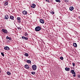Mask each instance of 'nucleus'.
<instances>
[{"label":"nucleus","instance_id":"nucleus-1","mask_svg":"<svg viewBox=\"0 0 80 80\" xmlns=\"http://www.w3.org/2000/svg\"><path fill=\"white\" fill-rule=\"evenodd\" d=\"M41 30V28L40 26H38L35 28V30L36 32H38Z\"/></svg>","mask_w":80,"mask_h":80},{"label":"nucleus","instance_id":"nucleus-2","mask_svg":"<svg viewBox=\"0 0 80 80\" xmlns=\"http://www.w3.org/2000/svg\"><path fill=\"white\" fill-rule=\"evenodd\" d=\"M70 72L72 74H73V75H73L74 77H76V73L74 71V70H71V71Z\"/></svg>","mask_w":80,"mask_h":80},{"label":"nucleus","instance_id":"nucleus-3","mask_svg":"<svg viewBox=\"0 0 80 80\" xmlns=\"http://www.w3.org/2000/svg\"><path fill=\"white\" fill-rule=\"evenodd\" d=\"M32 68L33 70H36V69H37V66L35 65H32Z\"/></svg>","mask_w":80,"mask_h":80},{"label":"nucleus","instance_id":"nucleus-4","mask_svg":"<svg viewBox=\"0 0 80 80\" xmlns=\"http://www.w3.org/2000/svg\"><path fill=\"white\" fill-rule=\"evenodd\" d=\"M2 31L4 33H8V31H7V30H5V29H2Z\"/></svg>","mask_w":80,"mask_h":80},{"label":"nucleus","instance_id":"nucleus-5","mask_svg":"<svg viewBox=\"0 0 80 80\" xmlns=\"http://www.w3.org/2000/svg\"><path fill=\"white\" fill-rule=\"evenodd\" d=\"M4 48L5 50H8L9 49H10V48H9L8 46H6L4 47Z\"/></svg>","mask_w":80,"mask_h":80},{"label":"nucleus","instance_id":"nucleus-6","mask_svg":"<svg viewBox=\"0 0 80 80\" xmlns=\"http://www.w3.org/2000/svg\"><path fill=\"white\" fill-rule=\"evenodd\" d=\"M22 13L23 15H27V12L25 10L23 11Z\"/></svg>","mask_w":80,"mask_h":80},{"label":"nucleus","instance_id":"nucleus-7","mask_svg":"<svg viewBox=\"0 0 80 80\" xmlns=\"http://www.w3.org/2000/svg\"><path fill=\"white\" fill-rule=\"evenodd\" d=\"M31 7L32 8H34L36 7V5L35 4H33L31 5Z\"/></svg>","mask_w":80,"mask_h":80},{"label":"nucleus","instance_id":"nucleus-8","mask_svg":"<svg viewBox=\"0 0 80 80\" xmlns=\"http://www.w3.org/2000/svg\"><path fill=\"white\" fill-rule=\"evenodd\" d=\"M25 67L26 68H27V69H28V68H30V67L28 65L26 64L25 65Z\"/></svg>","mask_w":80,"mask_h":80},{"label":"nucleus","instance_id":"nucleus-9","mask_svg":"<svg viewBox=\"0 0 80 80\" xmlns=\"http://www.w3.org/2000/svg\"><path fill=\"white\" fill-rule=\"evenodd\" d=\"M73 9H74V8L73 7H71L69 8V10L70 11H73Z\"/></svg>","mask_w":80,"mask_h":80},{"label":"nucleus","instance_id":"nucleus-10","mask_svg":"<svg viewBox=\"0 0 80 80\" xmlns=\"http://www.w3.org/2000/svg\"><path fill=\"white\" fill-rule=\"evenodd\" d=\"M39 21L41 23H44V21L43 20V19H40Z\"/></svg>","mask_w":80,"mask_h":80},{"label":"nucleus","instance_id":"nucleus-11","mask_svg":"<svg viewBox=\"0 0 80 80\" xmlns=\"http://www.w3.org/2000/svg\"><path fill=\"white\" fill-rule=\"evenodd\" d=\"M8 18H9V17H8V16L7 15L5 16V17L4 18L6 20H8Z\"/></svg>","mask_w":80,"mask_h":80},{"label":"nucleus","instance_id":"nucleus-12","mask_svg":"<svg viewBox=\"0 0 80 80\" xmlns=\"http://www.w3.org/2000/svg\"><path fill=\"white\" fill-rule=\"evenodd\" d=\"M10 18L11 20H14V17L12 16H10Z\"/></svg>","mask_w":80,"mask_h":80},{"label":"nucleus","instance_id":"nucleus-13","mask_svg":"<svg viewBox=\"0 0 80 80\" xmlns=\"http://www.w3.org/2000/svg\"><path fill=\"white\" fill-rule=\"evenodd\" d=\"M65 70L66 71H68L69 70H70V68H65Z\"/></svg>","mask_w":80,"mask_h":80},{"label":"nucleus","instance_id":"nucleus-14","mask_svg":"<svg viewBox=\"0 0 80 80\" xmlns=\"http://www.w3.org/2000/svg\"><path fill=\"white\" fill-rule=\"evenodd\" d=\"M73 45L74 47H77V43H74L73 44Z\"/></svg>","mask_w":80,"mask_h":80},{"label":"nucleus","instance_id":"nucleus-15","mask_svg":"<svg viewBox=\"0 0 80 80\" xmlns=\"http://www.w3.org/2000/svg\"><path fill=\"white\" fill-rule=\"evenodd\" d=\"M24 55L25 57H28V54L26 53L24 54Z\"/></svg>","mask_w":80,"mask_h":80},{"label":"nucleus","instance_id":"nucleus-16","mask_svg":"<svg viewBox=\"0 0 80 80\" xmlns=\"http://www.w3.org/2000/svg\"><path fill=\"white\" fill-rule=\"evenodd\" d=\"M7 75H11V73L10 72L8 71L7 72Z\"/></svg>","mask_w":80,"mask_h":80},{"label":"nucleus","instance_id":"nucleus-17","mask_svg":"<svg viewBox=\"0 0 80 80\" xmlns=\"http://www.w3.org/2000/svg\"><path fill=\"white\" fill-rule=\"evenodd\" d=\"M6 39H9V40H11V38H9L8 36L6 37Z\"/></svg>","mask_w":80,"mask_h":80},{"label":"nucleus","instance_id":"nucleus-18","mask_svg":"<svg viewBox=\"0 0 80 80\" xmlns=\"http://www.w3.org/2000/svg\"><path fill=\"white\" fill-rule=\"evenodd\" d=\"M27 63H31V61L30 60H27Z\"/></svg>","mask_w":80,"mask_h":80},{"label":"nucleus","instance_id":"nucleus-19","mask_svg":"<svg viewBox=\"0 0 80 80\" xmlns=\"http://www.w3.org/2000/svg\"><path fill=\"white\" fill-rule=\"evenodd\" d=\"M17 20L18 21H20V20H21V19L20 17H18L17 18Z\"/></svg>","mask_w":80,"mask_h":80},{"label":"nucleus","instance_id":"nucleus-20","mask_svg":"<svg viewBox=\"0 0 80 80\" xmlns=\"http://www.w3.org/2000/svg\"><path fill=\"white\" fill-rule=\"evenodd\" d=\"M8 5V2H5V3H4L5 6H6V5Z\"/></svg>","mask_w":80,"mask_h":80},{"label":"nucleus","instance_id":"nucleus-21","mask_svg":"<svg viewBox=\"0 0 80 80\" xmlns=\"http://www.w3.org/2000/svg\"><path fill=\"white\" fill-rule=\"evenodd\" d=\"M25 36H27V35H28V34L27 32H25V34H24Z\"/></svg>","mask_w":80,"mask_h":80},{"label":"nucleus","instance_id":"nucleus-22","mask_svg":"<svg viewBox=\"0 0 80 80\" xmlns=\"http://www.w3.org/2000/svg\"><path fill=\"white\" fill-rule=\"evenodd\" d=\"M56 2H60L61 1L60 0H55Z\"/></svg>","mask_w":80,"mask_h":80},{"label":"nucleus","instance_id":"nucleus-23","mask_svg":"<svg viewBox=\"0 0 80 80\" xmlns=\"http://www.w3.org/2000/svg\"><path fill=\"white\" fill-rule=\"evenodd\" d=\"M31 73L32 75H35V72H31Z\"/></svg>","mask_w":80,"mask_h":80},{"label":"nucleus","instance_id":"nucleus-24","mask_svg":"<svg viewBox=\"0 0 80 80\" xmlns=\"http://www.w3.org/2000/svg\"><path fill=\"white\" fill-rule=\"evenodd\" d=\"M60 59H61V60H63V58L62 57H61L60 58Z\"/></svg>","mask_w":80,"mask_h":80},{"label":"nucleus","instance_id":"nucleus-25","mask_svg":"<svg viewBox=\"0 0 80 80\" xmlns=\"http://www.w3.org/2000/svg\"><path fill=\"white\" fill-rule=\"evenodd\" d=\"M24 40H28V38L24 37Z\"/></svg>","mask_w":80,"mask_h":80},{"label":"nucleus","instance_id":"nucleus-26","mask_svg":"<svg viewBox=\"0 0 80 80\" xmlns=\"http://www.w3.org/2000/svg\"><path fill=\"white\" fill-rule=\"evenodd\" d=\"M1 54L2 56H4V55H5L4 54V53H3V52H1Z\"/></svg>","mask_w":80,"mask_h":80},{"label":"nucleus","instance_id":"nucleus-27","mask_svg":"<svg viewBox=\"0 0 80 80\" xmlns=\"http://www.w3.org/2000/svg\"><path fill=\"white\" fill-rule=\"evenodd\" d=\"M69 0H65L64 1V2H68Z\"/></svg>","mask_w":80,"mask_h":80},{"label":"nucleus","instance_id":"nucleus-28","mask_svg":"<svg viewBox=\"0 0 80 80\" xmlns=\"http://www.w3.org/2000/svg\"><path fill=\"white\" fill-rule=\"evenodd\" d=\"M72 64L73 67H74V66H75V64L74 63H72Z\"/></svg>","mask_w":80,"mask_h":80},{"label":"nucleus","instance_id":"nucleus-29","mask_svg":"<svg viewBox=\"0 0 80 80\" xmlns=\"http://www.w3.org/2000/svg\"><path fill=\"white\" fill-rule=\"evenodd\" d=\"M46 2H47L48 3H50V1L49 0H45Z\"/></svg>","mask_w":80,"mask_h":80},{"label":"nucleus","instance_id":"nucleus-30","mask_svg":"<svg viewBox=\"0 0 80 80\" xmlns=\"http://www.w3.org/2000/svg\"><path fill=\"white\" fill-rule=\"evenodd\" d=\"M51 13H52V14H54V13H55V12H51Z\"/></svg>","mask_w":80,"mask_h":80},{"label":"nucleus","instance_id":"nucleus-31","mask_svg":"<svg viewBox=\"0 0 80 80\" xmlns=\"http://www.w3.org/2000/svg\"><path fill=\"white\" fill-rule=\"evenodd\" d=\"M18 29L19 30H21V28L20 27H18Z\"/></svg>","mask_w":80,"mask_h":80},{"label":"nucleus","instance_id":"nucleus-32","mask_svg":"<svg viewBox=\"0 0 80 80\" xmlns=\"http://www.w3.org/2000/svg\"><path fill=\"white\" fill-rule=\"evenodd\" d=\"M22 39H24V38H25V37H22Z\"/></svg>","mask_w":80,"mask_h":80},{"label":"nucleus","instance_id":"nucleus-33","mask_svg":"<svg viewBox=\"0 0 80 80\" xmlns=\"http://www.w3.org/2000/svg\"><path fill=\"white\" fill-rule=\"evenodd\" d=\"M78 18H79V19H80V16H79V17H78Z\"/></svg>","mask_w":80,"mask_h":80},{"label":"nucleus","instance_id":"nucleus-34","mask_svg":"<svg viewBox=\"0 0 80 80\" xmlns=\"http://www.w3.org/2000/svg\"><path fill=\"white\" fill-rule=\"evenodd\" d=\"M78 78H80V76H79Z\"/></svg>","mask_w":80,"mask_h":80},{"label":"nucleus","instance_id":"nucleus-35","mask_svg":"<svg viewBox=\"0 0 80 80\" xmlns=\"http://www.w3.org/2000/svg\"><path fill=\"white\" fill-rule=\"evenodd\" d=\"M0 73H1V71H0Z\"/></svg>","mask_w":80,"mask_h":80},{"label":"nucleus","instance_id":"nucleus-36","mask_svg":"<svg viewBox=\"0 0 80 80\" xmlns=\"http://www.w3.org/2000/svg\"><path fill=\"white\" fill-rule=\"evenodd\" d=\"M19 22V23H20V22Z\"/></svg>","mask_w":80,"mask_h":80}]
</instances>
